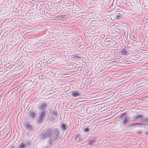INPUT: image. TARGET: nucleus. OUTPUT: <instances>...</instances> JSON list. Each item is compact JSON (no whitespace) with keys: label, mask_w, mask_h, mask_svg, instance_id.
I'll return each instance as SVG.
<instances>
[{"label":"nucleus","mask_w":148,"mask_h":148,"mask_svg":"<svg viewBox=\"0 0 148 148\" xmlns=\"http://www.w3.org/2000/svg\"><path fill=\"white\" fill-rule=\"evenodd\" d=\"M51 108L50 103L48 101H41L39 104V106L38 107L39 110L41 111H47L49 110L50 108Z\"/></svg>","instance_id":"nucleus-1"},{"label":"nucleus","mask_w":148,"mask_h":148,"mask_svg":"<svg viewBox=\"0 0 148 148\" xmlns=\"http://www.w3.org/2000/svg\"><path fill=\"white\" fill-rule=\"evenodd\" d=\"M52 133V130L51 128L47 129L45 132L42 133L40 136L41 139H44L48 138L50 137Z\"/></svg>","instance_id":"nucleus-2"},{"label":"nucleus","mask_w":148,"mask_h":148,"mask_svg":"<svg viewBox=\"0 0 148 148\" xmlns=\"http://www.w3.org/2000/svg\"><path fill=\"white\" fill-rule=\"evenodd\" d=\"M45 114L42 113L39 116L38 118V122L39 123H41L44 120L45 117Z\"/></svg>","instance_id":"nucleus-3"},{"label":"nucleus","mask_w":148,"mask_h":148,"mask_svg":"<svg viewBox=\"0 0 148 148\" xmlns=\"http://www.w3.org/2000/svg\"><path fill=\"white\" fill-rule=\"evenodd\" d=\"M81 94L79 93V92L78 91H75V92H72L71 93V95L75 97H76L77 96H79L81 95Z\"/></svg>","instance_id":"nucleus-4"},{"label":"nucleus","mask_w":148,"mask_h":148,"mask_svg":"<svg viewBox=\"0 0 148 148\" xmlns=\"http://www.w3.org/2000/svg\"><path fill=\"white\" fill-rule=\"evenodd\" d=\"M120 51V53H121L122 55H126L127 53V49L124 48L121 49Z\"/></svg>","instance_id":"nucleus-5"},{"label":"nucleus","mask_w":148,"mask_h":148,"mask_svg":"<svg viewBox=\"0 0 148 148\" xmlns=\"http://www.w3.org/2000/svg\"><path fill=\"white\" fill-rule=\"evenodd\" d=\"M120 15H121V14L119 13V14L116 15L115 14H114L112 15L111 16V17H115V18L116 19H119L120 18H121V17Z\"/></svg>","instance_id":"nucleus-6"},{"label":"nucleus","mask_w":148,"mask_h":148,"mask_svg":"<svg viewBox=\"0 0 148 148\" xmlns=\"http://www.w3.org/2000/svg\"><path fill=\"white\" fill-rule=\"evenodd\" d=\"M143 115L141 114H138L136 116V119H134V120H136L137 119H141L143 117Z\"/></svg>","instance_id":"nucleus-7"},{"label":"nucleus","mask_w":148,"mask_h":148,"mask_svg":"<svg viewBox=\"0 0 148 148\" xmlns=\"http://www.w3.org/2000/svg\"><path fill=\"white\" fill-rule=\"evenodd\" d=\"M67 126L64 124H63L61 126L62 129L64 130L67 128V127H66Z\"/></svg>","instance_id":"nucleus-8"},{"label":"nucleus","mask_w":148,"mask_h":148,"mask_svg":"<svg viewBox=\"0 0 148 148\" xmlns=\"http://www.w3.org/2000/svg\"><path fill=\"white\" fill-rule=\"evenodd\" d=\"M19 147L20 148H24L25 147V145L21 143Z\"/></svg>","instance_id":"nucleus-9"},{"label":"nucleus","mask_w":148,"mask_h":148,"mask_svg":"<svg viewBox=\"0 0 148 148\" xmlns=\"http://www.w3.org/2000/svg\"><path fill=\"white\" fill-rule=\"evenodd\" d=\"M44 12H45V10L44 9H40V14L41 15H43L44 14Z\"/></svg>","instance_id":"nucleus-10"},{"label":"nucleus","mask_w":148,"mask_h":148,"mask_svg":"<svg viewBox=\"0 0 148 148\" xmlns=\"http://www.w3.org/2000/svg\"><path fill=\"white\" fill-rule=\"evenodd\" d=\"M29 114L31 117H33L34 116V114L33 112H30L29 113Z\"/></svg>","instance_id":"nucleus-11"},{"label":"nucleus","mask_w":148,"mask_h":148,"mask_svg":"<svg viewBox=\"0 0 148 148\" xmlns=\"http://www.w3.org/2000/svg\"><path fill=\"white\" fill-rule=\"evenodd\" d=\"M90 129L88 127L85 128L84 130V131L85 132H89L90 131Z\"/></svg>","instance_id":"nucleus-12"},{"label":"nucleus","mask_w":148,"mask_h":148,"mask_svg":"<svg viewBox=\"0 0 148 148\" xmlns=\"http://www.w3.org/2000/svg\"><path fill=\"white\" fill-rule=\"evenodd\" d=\"M108 39L109 38H106V40L105 41V43L108 45L109 44H108L107 43H108V42L110 41V40H109Z\"/></svg>","instance_id":"nucleus-13"},{"label":"nucleus","mask_w":148,"mask_h":148,"mask_svg":"<svg viewBox=\"0 0 148 148\" xmlns=\"http://www.w3.org/2000/svg\"><path fill=\"white\" fill-rule=\"evenodd\" d=\"M140 124V123H135L134 124H130V125L131 126H134L135 125H137Z\"/></svg>","instance_id":"nucleus-14"},{"label":"nucleus","mask_w":148,"mask_h":148,"mask_svg":"<svg viewBox=\"0 0 148 148\" xmlns=\"http://www.w3.org/2000/svg\"><path fill=\"white\" fill-rule=\"evenodd\" d=\"M128 120V118H127V117L125 118L124 119V122L125 123H126L127 122Z\"/></svg>","instance_id":"nucleus-15"},{"label":"nucleus","mask_w":148,"mask_h":148,"mask_svg":"<svg viewBox=\"0 0 148 148\" xmlns=\"http://www.w3.org/2000/svg\"><path fill=\"white\" fill-rule=\"evenodd\" d=\"M143 121L145 123H148V118L144 119H143Z\"/></svg>","instance_id":"nucleus-16"},{"label":"nucleus","mask_w":148,"mask_h":148,"mask_svg":"<svg viewBox=\"0 0 148 148\" xmlns=\"http://www.w3.org/2000/svg\"><path fill=\"white\" fill-rule=\"evenodd\" d=\"M54 58H55L54 57H52L51 58V59H52V60H54Z\"/></svg>","instance_id":"nucleus-17"},{"label":"nucleus","mask_w":148,"mask_h":148,"mask_svg":"<svg viewBox=\"0 0 148 148\" xmlns=\"http://www.w3.org/2000/svg\"><path fill=\"white\" fill-rule=\"evenodd\" d=\"M108 44H109H109H111V43H109V42H108V43H107Z\"/></svg>","instance_id":"nucleus-18"},{"label":"nucleus","mask_w":148,"mask_h":148,"mask_svg":"<svg viewBox=\"0 0 148 148\" xmlns=\"http://www.w3.org/2000/svg\"><path fill=\"white\" fill-rule=\"evenodd\" d=\"M76 57L77 58H79L78 56H76Z\"/></svg>","instance_id":"nucleus-19"},{"label":"nucleus","mask_w":148,"mask_h":148,"mask_svg":"<svg viewBox=\"0 0 148 148\" xmlns=\"http://www.w3.org/2000/svg\"><path fill=\"white\" fill-rule=\"evenodd\" d=\"M57 130V129H55V130H56V131Z\"/></svg>","instance_id":"nucleus-20"},{"label":"nucleus","mask_w":148,"mask_h":148,"mask_svg":"<svg viewBox=\"0 0 148 148\" xmlns=\"http://www.w3.org/2000/svg\"><path fill=\"white\" fill-rule=\"evenodd\" d=\"M123 111V110H120L119 111Z\"/></svg>","instance_id":"nucleus-21"},{"label":"nucleus","mask_w":148,"mask_h":148,"mask_svg":"<svg viewBox=\"0 0 148 148\" xmlns=\"http://www.w3.org/2000/svg\"><path fill=\"white\" fill-rule=\"evenodd\" d=\"M126 48H127V49H128V47H126Z\"/></svg>","instance_id":"nucleus-22"},{"label":"nucleus","mask_w":148,"mask_h":148,"mask_svg":"<svg viewBox=\"0 0 148 148\" xmlns=\"http://www.w3.org/2000/svg\"><path fill=\"white\" fill-rule=\"evenodd\" d=\"M0 97H1V95L0 96Z\"/></svg>","instance_id":"nucleus-23"}]
</instances>
